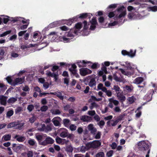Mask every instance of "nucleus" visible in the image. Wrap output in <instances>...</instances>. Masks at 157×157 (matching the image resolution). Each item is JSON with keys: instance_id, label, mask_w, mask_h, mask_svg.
Instances as JSON below:
<instances>
[{"instance_id": "37998d69", "label": "nucleus", "mask_w": 157, "mask_h": 157, "mask_svg": "<svg viewBox=\"0 0 157 157\" xmlns=\"http://www.w3.org/2000/svg\"><path fill=\"white\" fill-rule=\"evenodd\" d=\"M34 109V106L32 104L29 105L27 107V109L29 112H31Z\"/></svg>"}, {"instance_id": "58836bf2", "label": "nucleus", "mask_w": 157, "mask_h": 157, "mask_svg": "<svg viewBox=\"0 0 157 157\" xmlns=\"http://www.w3.org/2000/svg\"><path fill=\"white\" fill-rule=\"evenodd\" d=\"M92 142H88L86 144V146L88 150H89L90 148H92Z\"/></svg>"}, {"instance_id": "09e8293b", "label": "nucleus", "mask_w": 157, "mask_h": 157, "mask_svg": "<svg viewBox=\"0 0 157 157\" xmlns=\"http://www.w3.org/2000/svg\"><path fill=\"white\" fill-rule=\"evenodd\" d=\"M66 37L67 36L64 35L61 37V39H62L63 41L65 42H69L70 40L69 38H67Z\"/></svg>"}, {"instance_id": "c9c22d12", "label": "nucleus", "mask_w": 157, "mask_h": 157, "mask_svg": "<svg viewBox=\"0 0 157 157\" xmlns=\"http://www.w3.org/2000/svg\"><path fill=\"white\" fill-rule=\"evenodd\" d=\"M99 66L100 65L98 63H95L91 66V68L92 69H96L99 67Z\"/></svg>"}, {"instance_id": "5fc2aeb1", "label": "nucleus", "mask_w": 157, "mask_h": 157, "mask_svg": "<svg viewBox=\"0 0 157 157\" xmlns=\"http://www.w3.org/2000/svg\"><path fill=\"white\" fill-rule=\"evenodd\" d=\"M113 110L115 113H120L121 112V110L119 106H116Z\"/></svg>"}, {"instance_id": "a19ab883", "label": "nucleus", "mask_w": 157, "mask_h": 157, "mask_svg": "<svg viewBox=\"0 0 157 157\" xmlns=\"http://www.w3.org/2000/svg\"><path fill=\"white\" fill-rule=\"evenodd\" d=\"M94 138L96 139H98L100 138L101 136V132L99 131H98L96 134L95 135Z\"/></svg>"}, {"instance_id": "473e14b6", "label": "nucleus", "mask_w": 157, "mask_h": 157, "mask_svg": "<svg viewBox=\"0 0 157 157\" xmlns=\"http://www.w3.org/2000/svg\"><path fill=\"white\" fill-rule=\"evenodd\" d=\"M82 23L81 22L78 23L75 25V29L77 30V29L79 30L82 28Z\"/></svg>"}, {"instance_id": "49530a36", "label": "nucleus", "mask_w": 157, "mask_h": 157, "mask_svg": "<svg viewBox=\"0 0 157 157\" xmlns=\"http://www.w3.org/2000/svg\"><path fill=\"white\" fill-rule=\"evenodd\" d=\"M13 110H10L8 111L6 113V116L7 117H10L13 115Z\"/></svg>"}, {"instance_id": "774afa93", "label": "nucleus", "mask_w": 157, "mask_h": 157, "mask_svg": "<svg viewBox=\"0 0 157 157\" xmlns=\"http://www.w3.org/2000/svg\"><path fill=\"white\" fill-rule=\"evenodd\" d=\"M117 6V5L116 4H112L110 5L107 8L108 9H114Z\"/></svg>"}, {"instance_id": "680f3d73", "label": "nucleus", "mask_w": 157, "mask_h": 157, "mask_svg": "<svg viewBox=\"0 0 157 157\" xmlns=\"http://www.w3.org/2000/svg\"><path fill=\"white\" fill-rule=\"evenodd\" d=\"M98 107V105L96 102H94L91 103V105L90 107V108L92 109L94 107L97 108Z\"/></svg>"}, {"instance_id": "603ef678", "label": "nucleus", "mask_w": 157, "mask_h": 157, "mask_svg": "<svg viewBox=\"0 0 157 157\" xmlns=\"http://www.w3.org/2000/svg\"><path fill=\"white\" fill-rule=\"evenodd\" d=\"M11 32L10 30L7 31L2 34L0 35V36L1 37H3L7 35L10 34Z\"/></svg>"}, {"instance_id": "bf43d9fd", "label": "nucleus", "mask_w": 157, "mask_h": 157, "mask_svg": "<svg viewBox=\"0 0 157 157\" xmlns=\"http://www.w3.org/2000/svg\"><path fill=\"white\" fill-rule=\"evenodd\" d=\"M126 67L128 69L132 70L133 69V68L131 66V64L129 63H128L127 62H126Z\"/></svg>"}, {"instance_id": "ddd939ff", "label": "nucleus", "mask_w": 157, "mask_h": 157, "mask_svg": "<svg viewBox=\"0 0 157 157\" xmlns=\"http://www.w3.org/2000/svg\"><path fill=\"white\" fill-rule=\"evenodd\" d=\"M80 120L83 122H90L92 120V117L87 115H83L81 117Z\"/></svg>"}, {"instance_id": "f3484780", "label": "nucleus", "mask_w": 157, "mask_h": 157, "mask_svg": "<svg viewBox=\"0 0 157 157\" xmlns=\"http://www.w3.org/2000/svg\"><path fill=\"white\" fill-rule=\"evenodd\" d=\"M7 48L5 47H1L0 48V56L3 57L6 54Z\"/></svg>"}, {"instance_id": "a878e982", "label": "nucleus", "mask_w": 157, "mask_h": 157, "mask_svg": "<svg viewBox=\"0 0 157 157\" xmlns=\"http://www.w3.org/2000/svg\"><path fill=\"white\" fill-rule=\"evenodd\" d=\"M96 84V82L94 78H92L88 83V85L91 87H92L94 86H95Z\"/></svg>"}, {"instance_id": "13d9d810", "label": "nucleus", "mask_w": 157, "mask_h": 157, "mask_svg": "<svg viewBox=\"0 0 157 157\" xmlns=\"http://www.w3.org/2000/svg\"><path fill=\"white\" fill-rule=\"evenodd\" d=\"M69 126L70 129L72 131H75L76 129V126L74 124H71Z\"/></svg>"}, {"instance_id": "3c124183", "label": "nucleus", "mask_w": 157, "mask_h": 157, "mask_svg": "<svg viewBox=\"0 0 157 157\" xmlns=\"http://www.w3.org/2000/svg\"><path fill=\"white\" fill-rule=\"evenodd\" d=\"M0 88L1 90H2L5 91L7 88L6 86L3 83H0Z\"/></svg>"}, {"instance_id": "4468645a", "label": "nucleus", "mask_w": 157, "mask_h": 157, "mask_svg": "<svg viewBox=\"0 0 157 157\" xmlns=\"http://www.w3.org/2000/svg\"><path fill=\"white\" fill-rule=\"evenodd\" d=\"M92 148L96 149L99 147L101 144L100 140H95L92 141Z\"/></svg>"}, {"instance_id": "c03bdc74", "label": "nucleus", "mask_w": 157, "mask_h": 157, "mask_svg": "<svg viewBox=\"0 0 157 157\" xmlns=\"http://www.w3.org/2000/svg\"><path fill=\"white\" fill-rule=\"evenodd\" d=\"M88 150L86 146H82L80 148V151L82 153L85 152L86 151Z\"/></svg>"}, {"instance_id": "7ed1b4c3", "label": "nucleus", "mask_w": 157, "mask_h": 157, "mask_svg": "<svg viewBox=\"0 0 157 157\" xmlns=\"http://www.w3.org/2000/svg\"><path fill=\"white\" fill-rule=\"evenodd\" d=\"M61 132L60 136L63 138L67 137L68 138L71 139L72 136V135L69 134L68 130L65 128H61L60 129Z\"/></svg>"}, {"instance_id": "338daca9", "label": "nucleus", "mask_w": 157, "mask_h": 157, "mask_svg": "<svg viewBox=\"0 0 157 157\" xmlns=\"http://www.w3.org/2000/svg\"><path fill=\"white\" fill-rule=\"evenodd\" d=\"M59 29L61 30L66 31L68 30V28L65 25H64L59 27Z\"/></svg>"}, {"instance_id": "aec40b11", "label": "nucleus", "mask_w": 157, "mask_h": 157, "mask_svg": "<svg viewBox=\"0 0 157 157\" xmlns=\"http://www.w3.org/2000/svg\"><path fill=\"white\" fill-rule=\"evenodd\" d=\"M144 78H143L139 77L136 78L134 81L135 83L137 84H139L141 83L144 81Z\"/></svg>"}, {"instance_id": "393cba45", "label": "nucleus", "mask_w": 157, "mask_h": 157, "mask_svg": "<svg viewBox=\"0 0 157 157\" xmlns=\"http://www.w3.org/2000/svg\"><path fill=\"white\" fill-rule=\"evenodd\" d=\"M112 89L114 90L115 91L117 95H118V94H119L120 91H121V90L120 89V87L118 85H114L113 88H112Z\"/></svg>"}, {"instance_id": "0e129e2a", "label": "nucleus", "mask_w": 157, "mask_h": 157, "mask_svg": "<svg viewBox=\"0 0 157 157\" xmlns=\"http://www.w3.org/2000/svg\"><path fill=\"white\" fill-rule=\"evenodd\" d=\"M48 109V107L46 105H43L40 108V110L42 112H45Z\"/></svg>"}, {"instance_id": "5701e85b", "label": "nucleus", "mask_w": 157, "mask_h": 157, "mask_svg": "<svg viewBox=\"0 0 157 157\" xmlns=\"http://www.w3.org/2000/svg\"><path fill=\"white\" fill-rule=\"evenodd\" d=\"M142 108V106H140L137 108L136 110V112H137L136 114V117H137L139 118L141 116V111H140V110Z\"/></svg>"}, {"instance_id": "c85d7f7f", "label": "nucleus", "mask_w": 157, "mask_h": 157, "mask_svg": "<svg viewBox=\"0 0 157 157\" xmlns=\"http://www.w3.org/2000/svg\"><path fill=\"white\" fill-rule=\"evenodd\" d=\"M90 101L92 102V101H99L102 100L101 98H97L94 96H91V98L90 99Z\"/></svg>"}, {"instance_id": "052dcab7", "label": "nucleus", "mask_w": 157, "mask_h": 157, "mask_svg": "<svg viewBox=\"0 0 157 157\" xmlns=\"http://www.w3.org/2000/svg\"><path fill=\"white\" fill-rule=\"evenodd\" d=\"M52 113L53 114L59 115L61 113V112L59 109H56L53 111Z\"/></svg>"}, {"instance_id": "9d476101", "label": "nucleus", "mask_w": 157, "mask_h": 157, "mask_svg": "<svg viewBox=\"0 0 157 157\" xmlns=\"http://www.w3.org/2000/svg\"><path fill=\"white\" fill-rule=\"evenodd\" d=\"M25 79V76H23L22 78H16L13 82V84L14 86H15L17 84H20L23 83Z\"/></svg>"}, {"instance_id": "ea45409f", "label": "nucleus", "mask_w": 157, "mask_h": 157, "mask_svg": "<svg viewBox=\"0 0 157 157\" xmlns=\"http://www.w3.org/2000/svg\"><path fill=\"white\" fill-rule=\"evenodd\" d=\"M2 21L4 24H6L9 20V17L6 16L5 17L4 15H2Z\"/></svg>"}, {"instance_id": "bb28decb", "label": "nucleus", "mask_w": 157, "mask_h": 157, "mask_svg": "<svg viewBox=\"0 0 157 157\" xmlns=\"http://www.w3.org/2000/svg\"><path fill=\"white\" fill-rule=\"evenodd\" d=\"M17 100V98H15L12 97L9 98L7 101V102L9 104H13Z\"/></svg>"}, {"instance_id": "a211bd4d", "label": "nucleus", "mask_w": 157, "mask_h": 157, "mask_svg": "<svg viewBox=\"0 0 157 157\" xmlns=\"http://www.w3.org/2000/svg\"><path fill=\"white\" fill-rule=\"evenodd\" d=\"M126 14V11L125 10L121 12V13L118 15H116L114 17L115 20H117L118 18H121L122 17H124Z\"/></svg>"}, {"instance_id": "2eb2a0df", "label": "nucleus", "mask_w": 157, "mask_h": 157, "mask_svg": "<svg viewBox=\"0 0 157 157\" xmlns=\"http://www.w3.org/2000/svg\"><path fill=\"white\" fill-rule=\"evenodd\" d=\"M7 97L3 95L0 96V103L1 105L6 106Z\"/></svg>"}, {"instance_id": "e2e57ef3", "label": "nucleus", "mask_w": 157, "mask_h": 157, "mask_svg": "<svg viewBox=\"0 0 157 157\" xmlns=\"http://www.w3.org/2000/svg\"><path fill=\"white\" fill-rule=\"evenodd\" d=\"M78 133L79 134H82L83 132V130L82 128L81 127H78L77 130Z\"/></svg>"}, {"instance_id": "9b49d317", "label": "nucleus", "mask_w": 157, "mask_h": 157, "mask_svg": "<svg viewBox=\"0 0 157 157\" xmlns=\"http://www.w3.org/2000/svg\"><path fill=\"white\" fill-rule=\"evenodd\" d=\"M88 130L90 131V133L94 136L95 135L97 131V129L94 127L93 124H90L87 126Z\"/></svg>"}, {"instance_id": "dca6fc26", "label": "nucleus", "mask_w": 157, "mask_h": 157, "mask_svg": "<svg viewBox=\"0 0 157 157\" xmlns=\"http://www.w3.org/2000/svg\"><path fill=\"white\" fill-rule=\"evenodd\" d=\"M14 138L19 142H24L26 139V137L24 136L17 135L14 137Z\"/></svg>"}, {"instance_id": "e433bc0d", "label": "nucleus", "mask_w": 157, "mask_h": 157, "mask_svg": "<svg viewBox=\"0 0 157 157\" xmlns=\"http://www.w3.org/2000/svg\"><path fill=\"white\" fill-rule=\"evenodd\" d=\"M90 22L91 24H93V25H98L96 18L95 17H93L91 20L90 21Z\"/></svg>"}, {"instance_id": "412c9836", "label": "nucleus", "mask_w": 157, "mask_h": 157, "mask_svg": "<svg viewBox=\"0 0 157 157\" xmlns=\"http://www.w3.org/2000/svg\"><path fill=\"white\" fill-rule=\"evenodd\" d=\"M63 123L64 126L67 128L69 127L70 124V121L68 119H65L63 120Z\"/></svg>"}, {"instance_id": "864d4df0", "label": "nucleus", "mask_w": 157, "mask_h": 157, "mask_svg": "<svg viewBox=\"0 0 157 157\" xmlns=\"http://www.w3.org/2000/svg\"><path fill=\"white\" fill-rule=\"evenodd\" d=\"M104 153L102 151L98 152L96 155V157H104Z\"/></svg>"}, {"instance_id": "39448f33", "label": "nucleus", "mask_w": 157, "mask_h": 157, "mask_svg": "<svg viewBox=\"0 0 157 157\" xmlns=\"http://www.w3.org/2000/svg\"><path fill=\"white\" fill-rule=\"evenodd\" d=\"M154 93L153 89L150 90L147 94L144 96V99L147 101H151L152 98V96Z\"/></svg>"}, {"instance_id": "6e6552de", "label": "nucleus", "mask_w": 157, "mask_h": 157, "mask_svg": "<svg viewBox=\"0 0 157 157\" xmlns=\"http://www.w3.org/2000/svg\"><path fill=\"white\" fill-rule=\"evenodd\" d=\"M78 31L75 29H71L68 32H66L65 35L67 37H74V34H77Z\"/></svg>"}, {"instance_id": "79ce46f5", "label": "nucleus", "mask_w": 157, "mask_h": 157, "mask_svg": "<svg viewBox=\"0 0 157 157\" xmlns=\"http://www.w3.org/2000/svg\"><path fill=\"white\" fill-rule=\"evenodd\" d=\"M136 52V50L133 52V50H131L130 52H128L129 55H128V56L131 57H133L135 56Z\"/></svg>"}, {"instance_id": "72a5a7b5", "label": "nucleus", "mask_w": 157, "mask_h": 157, "mask_svg": "<svg viewBox=\"0 0 157 157\" xmlns=\"http://www.w3.org/2000/svg\"><path fill=\"white\" fill-rule=\"evenodd\" d=\"M17 125V122H16L10 123L7 125V128H11L15 127Z\"/></svg>"}, {"instance_id": "423d86ee", "label": "nucleus", "mask_w": 157, "mask_h": 157, "mask_svg": "<svg viewBox=\"0 0 157 157\" xmlns=\"http://www.w3.org/2000/svg\"><path fill=\"white\" fill-rule=\"evenodd\" d=\"M76 63L77 64L79 67H86L87 66L86 64H89V66H90L92 63L90 61H86L85 60H82V61L81 60L78 61Z\"/></svg>"}, {"instance_id": "7c9ffc66", "label": "nucleus", "mask_w": 157, "mask_h": 157, "mask_svg": "<svg viewBox=\"0 0 157 157\" xmlns=\"http://www.w3.org/2000/svg\"><path fill=\"white\" fill-rule=\"evenodd\" d=\"M113 78L114 80H115L116 82H121L122 80L121 79L118 77L116 73H115L113 75Z\"/></svg>"}, {"instance_id": "0eeeda50", "label": "nucleus", "mask_w": 157, "mask_h": 157, "mask_svg": "<svg viewBox=\"0 0 157 157\" xmlns=\"http://www.w3.org/2000/svg\"><path fill=\"white\" fill-rule=\"evenodd\" d=\"M46 136L43 134H38L36 136V138L38 142L40 145H42V143H43L45 139Z\"/></svg>"}, {"instance_id": "4be33fe9", "label": "nucleus", "mask_w": 157, "mask_h": 157, "mask_svg": "<svg viewBox=\"0 0 157 157\" xmlns=\"http://www.w3.org/2000/svg\"><path fill=\"white\" fill-rule=\"evenodd\" d=\"M69 70L76 78H79V75L77 73V71L76 70L71 69V68H70L69 69Z\"/></svg>"}, {"instance_id": "20e7f679", "label": "nucleus", "mask_w": 157, "mask_h": 157, "mask_svg": "<svg viewBox=\"0 0 157 157\" xmlns=\"http://www.w3.org/2000/svg\"><path fill=\"white\" fill-rule=\"evenodd\" d=\"M80 73L83 76H85L87 75L92 73V71L86 68H82L79 69Z\"/></svg>"}, {"instance_id": "f704fd0d", "label": "nucleus", "mask_w": 157, "mask_h": 157, "mask_svg": "<svg viewBox=\"0 0 157 157\" xmlns=\"http://www.w3.org/2000/svg\"><path fill=\"white\" fill-rule=\"evenodd\" d=\"M3 138L4 139V140L5 141H8L11 138V135L10 134L6 135L3 136Z\"/></svg>"}, {"instance_id": "f8f14e48", "label": "nucleus", "mask_w": 157, "mask_h": 157, "mask_svg": "<svg viewBox=\"0 0 157 157\" xmlns=\"http://www.w3.org/2000/svg\"><path fill=\"white\" fill-rule=\"evenodd\" d=\"M91 16H92V14H91L90 13H84L81 14L79 15V16H78V18L81 19H85L88 18L90 19Z\"/></svg>"}, {"instance_id": "4c0bfd02", "label": "nucleus", "mask_w": 157, "mask_h": 157, "mask_svg": "<svg viewBox=\"0 0 157 157\" xmlns=\"http://www.w3.org/2000/svg\"><path fill=\"white\" fill-rule=\"evenodd\" d=\"M33 47V45L32 44H30L29 45H23L21 46V48L22 49L24 50L27 48H29Z\"/></svg>"}, {"instance_id": "6ab92c4d", "label": "nucleus", "mask_w": 157, "mask_h": 157, "mask_svg": "<svg viewBox=\"0 0 157 157\" xmlns=\"http://www.w3.org/2000/svg\"><path fill=\"white\" fill-rule=\"evenodd\" d=\"M51 94L56 95L60 99L63 100V97L62 95V93L59 92H56L54 93H50Z\"/></svg>"}, {"instance_id": "f257e3e1", "label": "nucleus", "mask_w": 157, "mask_h": 157, "mask_svg": "<svg viewBox=\"0 0 157 157\" xmlns=\"http://www.w3.org/2000/svg\"><path fill=\"white\" fill-rule=\"evenodd\" d=\"M138 148L139 150L143 151H147L150 149V146L148 143H146L144 141H142L138 143Z\"/></svg>"}, {"instance_id": "c756f323", "label": "nucleus", "mask_w": 157, "mask_h": 157, "mask_svg": "<svg viewBox=\"0 0 157 157\" xmlns=\"http://www.w3.org/2000/svg\"><path fill=\"white\" fill-rule=\"evenodd\" d=\"M109 102H113L115 106H117L119 104V101L117 100H114L113 98L109 99Z\"/></svg>"}, {"instance_id": "2f4dec72", "label": "nucleus", "mask_w": 157, "mask_h": 157, "mask_svg": "<svg viewBox=\"0 0 157 157\" xmlns=\"http://www.w3.org/2000/svg\"><path fill=\"white\" fill-rule=\"evenodd\" d=\"M136 99L135 97L132 96L131 97H130L128 98V100L130 104H132L135 101Z\"/></svg>"}, {"instance_id": "6e6d98bb", "label": "nucleus", "mask_w": 157, "mask_h": 157, "mask_svg": "<svg viewBox=\"0 0 157 157\" xmlns=\"http://www.w3.org/2000/svg\"><path fill=\"white\" fill-rule=\"evenodd\" d=\"M117 95V97L119 98V99L121 101H124L125 99V96L123 95H119V94H118Z\"/></svg>"}, {"instance_id": "a18cd8bd", "label": "nucleus", "mask_w": 157, "mask_h": 157, "mask_svg": "<svg viewBox=\"0 0 157 157\" xmlns=\"http://www.w3.org/2000/svg\"><path fill=\"white\" fill-rule=\"evenodd\" d=\"M75 19H70L69 20H67L66 21V24L68 25H70L73 23Z\"/></svg>"}, {"instance_id": "69168bd1", "label": "nucleus", "mask_w": 157, "mask_h": 157, "mask_svg": "<svg viewBox=\"0 0 157 157\" xmlns=\"http://www.w3.org/2000/svg\"><path fill=\"white\" fill-rule=\"evenodd\" d=\"M54 124L56 126H59L60 124L59 122L57 120H52Z\"/></svg>"}, {"instance_id": "8fccbe9b", "label": "nucleus", "mask_w": 157, "mask_h": 157, "mask_svg": "<svg viewBox=\"0 0 157 157\" xmlns=\"http://www.w3.org/2000/svg\"><path fill=\"white\" fill-rule=\"evenodd\" d=\"M60 67H69V64L66 63L64 62H60L59 63Z\"/></svg>"}, {"instance_id": "de8ad7c7", "label": "nucleus", "mask_w": 157, "mask_h": 157, "mask_svg": "<svg viewBox=\"0 0 157 157\" xmlns=\"http://www.w3.org/2000/svg\"><path fill=\"white\" fill-rule=\"evenodd\" d=\"M17 125L15 126V127L17 128L21 129L24 125V123L18 124L17 122Z\"/></svg>"}, {"instance_id": "4d7b16f0", "label": "nucleus", "mask_w": 157, "mask_h": 157, "mask_svg": "<svg viewBox=\"0 0 157 157\" xmlns=\"http://www.w3.org/2000/svg\"><path fill=\"white\" fill-rule=\"evenodd\" d=\"M83 23L84 24L83 29L84 30H86L89 28L88 26L87 25V22L86 21H84L83 22Z\"/></svg>"}, {"instance_id": "f03ea898", "label": "nucleus", "mask_w": 157, "mask_h": 157, "mask_svg": "<svg viewBox=\"0 0 157 157\" xmlns=\"http://www.w3.org/2000/svg\"><path fill=\"white\" fill-rule=\"evenodd\" d=\"M123 117V115H120L116 119L108 121L106 123L107 125L109 126H114L116 125L119 122L122 120Z\"/></svg>"}, {"instance_id": "b1692460", "label": "nucleus", "mask_w": 157, "mask_h": 157, "mask_svg": "<svg viewBox=\"0 0 157 157\" xmlns=\"http://www.w3.org/2000/svg\"><path fill=\"white\" fill-rule=\"evenodd\" d=\"M28 143L29 145L31 146H34L36 145L37 144L36 142L33 139H30L28 140Z\"/></svg>"}, {"instance_id": "1a4fd4ad", "label": "nucleus", "mask_w": 157, "mask_h": 157, "mask_svg": "<svg viewBox=\"0 0 157 157\" xmlns=\"http://www.w3.org/2000/svg\"><path fill=\"white\" fill-rule=\"evenodd\" d=\"M54 142V140L52 138L48 136L46 137L45 140L42 143V144L43 146H46L48 144H52Z\"/></svg>"}, {"instance_id": "cd10ccee", "label": "nucleus", "mask_w": 157, "mask_h": 157, "mask_svg": "<svg viewBox=\"0 0 157 157\" xmlns=\"http://www.w3.org/2000/svg\"><path fill=\"white\" fill-rule=\"evenodd\" d=\"M56 142L59 144H61L63 142V141L65 140L66 142L67 141H66L65 139H62L59 137L58 136H57L56 139Z\"/></svg>"}]
</instances>
